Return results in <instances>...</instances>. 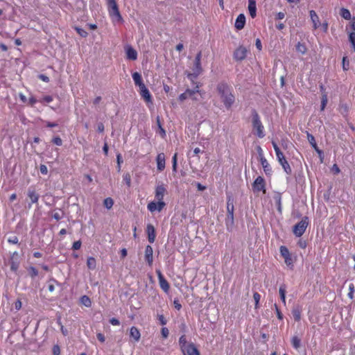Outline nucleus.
Here are the masks:
<instances>
[{"mask_svg": "<svg viewBox=\"0 0 355 355\" xmlns=\"http://www.w3.org/2000/svg\"><path fill=\"white\" fill-rule=\"evenodd\" d=\"M199 92H200V90L198 89V86L194 89H187L184 93L181 94L179 96V100L181 101H183L187 99L188 98H190L195 94H197Z\"/></svg>", "mask_w": 355, "mask_h": 355, "instance_id": "4468645a", "label": "nucleus"}, {"mask_svg": "<svg viewBox=\"0 0 355 355\" xmlns=\"http://www.w3.org/2000/svg\"><path fill=\"white\" fill-rule=\"evenodd\" d=\"M274 200L277 205L278 210L281 211V196L279 193H277L274 196Z\"/></svg>", "mask_w": 355, "mask_h": 355, "instance_id": "ea45409f", "label": "nucleus"}, {"mask_svg": "<svg viewBox=\"0 0 355 355\" xmlns=\"http://www.w3.org/2000/svg\"><path fill=\"white\" fill-rule=\"evenodd\" d=\"M245 23V17L244 15L240 14L237 17L236 21H235L236 28L238 30H241L244 27Z\"/></svg>", "mask_w": 355, "mask_h": 355, "instance_id": "412c9836", "label": "nucleus"}, {"mask_svg": "<svg viewBox=\"0 0 355 355\" xmlns=\"http://www.w3.org/2000/svg\"><path fill=\"white\" fill-rule=\"evenodd\" d=\"M139 93L141 96L144 98V100L147 103L152 104V96L148 89V88L144 85L139 88Z\"/></svg>", "mask_w": 355, "mask_h": 355, "instance_id": "ddd939ff", "label": "nucleus"}, {"mask_svg": "<svg viewBox=\"0 0 355 355\" xmlns=\"http://www.w3.org/2000/svg\"><path fill=\"white\" fill-rule=\"evenodd\" d=\"M80 302L84 305L86 307H90L91 305H92V302L89 299V297H87V295H83L81 298H80Z\"/></svg>", "mask_w": 355, "mask_h": 355, "instance_id": "473e14b6", "label": "nucleus"}, {"mask_svg": "<svg viewBox=\"0 0 355 355\" xmlns=\"http://www.w3.org/2000/svg\"><path fill=\"white\" fill-rule=\"evenodd\" d=\"M179 344L182 351L185 349L190 343H188L185 336H182L179 339Z\"/></svg>", "mask_w": 355, "mask_h": 355, "instance_id": "7c9ffc66", "label": "nucleus"}, {"mask_svg": "<svg viewBox=\"0 0 355 355\" xmlns=\"http://www.w3.org/2000/svg\"><path fill=\"white\" fill-rule=\"evenodd\" d=\"M227 211L226 225L227 226L232 225L234 223V204L233 200L230 198L227 199Z\"/></svg>", "mask_w": 355, "mask_h": 355, "instance_id": "6e6552de", "label": "nucleus"}, {"mask_svg": "<svg viewBox=\"0 0 355 355\" xmlns=\"http://www.w3.org/2000/svg\"><path fill=\"white\" fill-rule=\"evenodd\" d=\"M165 155L163 153H160L157 155V168L159 171L161 172L165 168Z\"/></svg>", "mask_w": 355, "mask_h": 355, "instance_id": "2eb2a0df", "label": "nucleus"}, {"mask_svg": "<svg viewBox=\"0 0 355 355\" xmlns=\"http://www.w3.org/2000/svg\"><path fill=\"white\" fill-rule=\"evenodd\" d=\"M161 334L164 338H166L168 336L169 331L166 327H163L161 330Z\"/></svg>", "mask_w": 355, "mask_h": 355, "instance_id": "de8ad7c7", "label": "nucleus"}, {"mask_svg": "<svg viewBox=\"0 0 355 355\" xmlns=\"http://www.w3.org/2000/svg\"><path fill=\"white\" fill-rule=\"evenodd\" d=\"M252 124L254 134L259 138L264 137V127L261 121L259 116L257 112H254L252 114Z\"/></svg>", "mask_w": 355, "mask_h": 355, "instance_id": "7ed1b4c3", "label": "nucleus"}, {"mask_svg": "<svg viewBox=\"0 0 355 355\" xmlns=\"http://www.w3.org/2000/svg\"><path fill=\"white\" fill-rule=\"evenodd\" d=\"M166 193V188L163 184H157L155 189V198L157 200H164V197Z\"/></svg>", "mask_w": 355, "mask_h": 355, "instance_id": "9b49d317", "label": "nucleus"}, {"mask_svg": "<svg viewBox=\"0 0 355 355\" xmlns=\"http://www.w3.org/2000/svg\"><path fill=\"white\" fill-rule=\"evenodd\" d=\"M53 355H60V349L58 345H54L53 347Z\"/></svg>", "mask_w": 355, "mask_h": 355, "instance_id": "3c124183", "label": "nucleus"}, {"mask_svg": "<svg viewBox=\"0 0 355 355\" xmlns=\"http://www.w3.org/2000/svg\"><path fill=\"white\" fill-rule=\"evenodd\" d=\"M342 67L344 71H347L349 69V61L347 56H344L342 60Z\"/></svg>", "mask_w": 355, "mask_h": 355, "instance_id": "f704fd0d", "label": "nucleus"}, {"mask_svg": "<svg viewBox=\"0 0 355 355\" xmlns=\"http://www.w3.org/2000/svg\"><path fill=\"white\" fill-rule=\"evenodd\" d=\"M19 98H20V100L23 102V103H26L27 102V98L26 97V96L23 94H19Z\"/></svg>", "mask_w": 355, "mask_h": 355, "instance_id": "774afa93", "label": "nucleus"}, {"mask_svg": "<svg viewBox=\"0 0 355 355\" xmlns=\"http://www.w3.org/2000/svg\"><path fill=\"white\" fill-rule=\"evenodd\" d=\"M96 336H97V338L98 339L99 341H101V343L105 342V338L103 334L98 333Z\"/></svg>", "mask_w": 355, "mask_h": 355, "instance_id": "bf43d9fd", "label": "nucleus"}, {"mask_svg": "<svg viewBox=\"0 0 355 355\" xmlns=\"http://www.w3.org/2000/svg\"><path fill=\"white\" fill-rule=\"evenodd\" d=\"M108 6V13L114 24L121 22L123 18L119 12L118 6L115 0H106Z\"/></svg>", "mask_w": 355, "mask_h": 355, "instance_id": "f03ea898", "label": "nucleus"}, {"mask_svg": "<svg viewBox=\"0 0 355 355\" xmlns=\"http://www.w3.org/2000/svg\"><path fill=\"white\" fill-rule=\"evenodd\" d=\"M348 34L349 42H350L352 47L355 52V32H347Z\"/></svg>", "mask_w": 355, "mask_h": 355, "instance_id": "c85d7f7f", "label": "nucleus"}, {"mask_svg": "<svg viewBox=\"0 0 355 355\" xmlns=\"http://www.w3.org/2000/svg\"><path fill=\"white\" fill-rule=\"evenodd\" d=\"M52 101L53 98L51 96H46L42 98V100H41V102L50 103Z\"/></svg>", "mask_w": 355, "mask_h": 355, "instance_id": "13d9d810", "label": "nucleus"}, {"mask_svg": "<svg viewBox=\"0 0 355 355\" xmlns=\"http://www.w3.org/2000/svg\"><path fill=\"white\" fill-rule=\"evenodd\" d=\"M28 196L31 199L32 203H36L39 200V195L33 189L28 191Z\"/></svg>", "mask_w": 355, "mask_h": 355, "instance_id": "393cba45", "label": "nucleus"}, {"mask_svg": "<svg viewBox=\"0 0 355 355\" xmlns=\"http://www.w3.org/2000/svg\"><path fill=\"white\" fill-rule=\"evenodd\" d=\"M308 225V218H304L293 228V233L296 236H301L305 232Z\"/></svg>", "mask_w": 355, "mask_h": 355, "instance_id": "423d86ee", "label": "nucleus"}, {"mask_svg": "<svg viewBox=\"0 0 355 355\" xmlns=\"http://www.w3.org/2000/svg\"><path fill=\"white\" fill-rule=\"evenodd\" d=\"M248 52V50L247 48L243 46H239L234 52V59L236 61H241L246 58Z\"/></svg>", "mask_w": 355, "mask_h": 355, "instance_id": "1a4fd4ad", "label": "nucleus"}, {"mask_svg": "<svg viewBox=\"0 0 355 355\" xmlns=\"http://www.w3.org/2000/svg\"><path fill=\"white\" fill-rule=\"evenodd\" d=\"M153 250L150 245H147L145 249V259L149 266L153 264Z\"/></svg>", "mask_w": 355, "mask_h": 355, "instance_id": "f3484780", "label": "nucleus"}, {"mask_svg": "<svg viewBox=\"0 0 355 355\" xmlns=\"http://www.w3.org/2000/svg\"><path fill=\"white\" fill-rule=\"evenodd\" d=\"M53 142L57 146H61L62 144V139L58 137H54L53 139Z\"/></svg>", "mask_w": 355, "mask_h": 355, "instance_id": "603ef678", "label": "nucleus"}, {"mask_svg": "<svg viewBox=\"0 0 355 355\" xmlns=\"http://www.w3.org/2000/svg\"><path fill=\"white\" fill-rule=\"evenodd\" d=\"M261 162L263 167L266 168L268 165L267 160L265 158H261Z\"/></svg>", "mask_w": 355, "mask_h": 355, "instance_id": "338daca9", "label": "nucleus"}, {"mask_svg": "<svg viewBox=\"0 0 355 355\" xmlns=\"http://www.w3.org/2000/svg\"><path fill=\"white\" fill-rule=\"evenodd\" d=\"M296 50L302 54H304L306 52V47L304 44L298 42L296 45Z\"/></svg>", "mask_w": 355, "mask_h": 355, "instance_id": "c9c22d12", "label": "nucleus"}, {"mask_svg": "<svg viewBox=\"0 0 355 355\" xmlns=\"http://www.w3.org/2000/svg\"><path fill=\"white\" fill-rule=\"evenodd\" d=\"M113 205H114V201L111 198H107L106 199H105L104 205L107 209H111L112 207L113 206Z\"/></svg>", "mask_w": 355, "mask_h": 355, "instance_id": "58836bf2", "label": "nucleus"}, {"mask_svg": "<svg viewBox=\"0 0 355 355\" xmlns=\"http://www.w3.org/2000/svg\"><path fill=\"white\" fill-rule=\"evenodd\" d=\"M146 232L148 234V241L151 243H154L156 237L155 230L153 225L148 224L147 225Z\"/></svg>", "mask_w": 355, "mask_h": 355, "instance_id": "a211bd4d", "label": "nucleus"}, {"mask_svg": "<svg viewBox=\"0 0 355 355\" xmlns=\"http://www.w3.org/2000/svg\"><path fill=\"white\" fill-rule=\"evenodd\" d=\"M340 16L345 19H351V13L348 9L341 8L340 12Z\"/></svg>", "mask_w": 355, "mask_h": 355, "instance_id": "2f4dec72", "label": "nucleus"}, {"mask_svg": "<svg viewBox=\"0 0 355 355\" xmlns=\"http://www.w3.org/2000/svg\"><path fill=\"white\" fill-rule=\"evenodd\" d=\"M310 14V18L313 23V26L314 29H317L320 26V21L319 19V17L316 14V12L314 10H311L309 12Z\"/></svg>", "mask_w": 355, "mask_h": 355, "instance_id": "6ab92c4d", "label": "nucleus"}, {"mask_svg": "<svg viewBox=\"0 0 355 355\" xmlns=\"http://www.w3.org/2000/svg\"><path fill=\"white\" fill-rule=\"evenodd\" d=\"M255 45L258 50L261 51L262 49V45L260 39L257 38L256 40Z\"/></svg>", "mask_w": 355, "mask_h": 355, "instance_id": "052dcab7", "label": "nucleus"}, {"mask_svg": "<svg viewBox=\"0 0 355 355\" xmlns=\"http://www.w3.org/2000/svg\"><path fill=\"white\" fill-rule=\"evenodd\" d=\"M157 125H158V127H159V133L160 134V135L162 136V137H164L166 136V131L162 127V125L160 123V121H159V117L157 119Z\"/></svg>", "mask_w": 355, "mask_h": 355, "instance_id": "a19ab883", "label": "nucleus"}, {"mask_svg": "<svg viewBox=\"0 0 355 355\" xmlns=\"http://www.w3.org/2000/svg\"><path fill=\"white\" fill-rule=\"evenodd\" d=\"M276 156L278 161H282V159H285V157L281 150L276 153Z\"/></svg>", "mask_w": 355, "mask_h": 355, "instance_id": "4d7b16f0", "label": "nucleus"}, {"mask_svg": "<svg viewBox=\"0 0 355 355\" xmlns=\"http://www.w3.org/2000/svg\"><path fill=\"white\" fill-rule=\"evenodd\" d=\"M279 252L281 256L284 259L286 265L290 268H293L295 259L290 253L288 249L286 246L282 245L279 248Z\"/></svg>", "mask_w": 355, "mask_h": 355, "instance_id": "39448f33", "label": "nucleus"}, {"mask_svg": "<svg viewBox=\"0 0 355 355\" xmlns=\"http://www.w3.org/2000/svg\"><path fill=\"white\" fill-rule=\"evenodd\" d=\"M130 337L134 339L135 341L138 342L141 337V334L139 329L135 327H132L130 330Z\"/></svg>", "mask_w": 355, "mask_h": 355, "instance_id": "5701e85b", "label": "nucleus"}, {"mask_svg": "<svg viewBox=\"0 0 355 355\" xmlns=\"http://www.w3.org/2000/svg\"><path fill=\"white\" fill-rule=\"evenodd\" d=\"M159 320L160 323L163 325L166 324V320L163 315L159 316Z\"/></svg>", "mask_w": 355, "mask_h": 355, "instance_id": "69168bd1", "label": "nucleus"}, {"mask_svg": "<svg viewBox=\"0 0 355 355\" xmlns=\"http://www.w3.org/2000/svg\"><path fill=\"white\" fill-rule=\"evenodd\" d=\"M159 284L161 287V288L165 292L168 293L170 288L169 284L166 280V279L164 277L163 275L159 270L157 271Z\"/></svg>", "mask_w": 355, "mask_h": 355, "instance_id": "f8f14e48", "label": "nucleus"}, {"mask_svg": "<svg viewBox=\"0 0 355 355\" xmlns=\"http://www.w3.org/2000/svg\"><path fill=\"white\" fill-rule=\"evenodd\" d=\"M123 181L125 182V184L130 187L131 184V177L129 173H125L123 176Z\"/></svg>", "mask_w": 355, "mask_h": 355, "instance_id": "37998d69", "label": "nucleus"}, {"mask_svg": "<svg viewBox=\"0 0 355 355\" xmlns=\"http://www.w3.org/2000/svg\"><path fill=\"white\" fill-rule=\"evenodd\" d=\"M354 291H355V288H354V286L353 284H350L349 285V293L347 294L348 297L350 298V299H353L354 298Z\"/></svg>", "mask_w": 355, "mask_h": 355, "instance_id": "79ce46f5", "label": "nucleus"}, {"mask_svg": "<svg viewBox=\"0 0 355 355\" xmlns=\"http://www.w3.org/2000/svg\"><path fill=\"white\" fill-rule=\"evenodd\" d=\"M217 96L227 110H230L235 101L232 88L225 83H220L216 87Z\"/></svg>", "mask_w": 355, "mask_h": 355, "instance_id": "f257e3e1", "label": "nucleus"}, {"mask_svg": "<svg viewBox=\"0 0 355 355\" xmlns=\"http://www.w3.org/2000/svg\"><path fill=\"white\" fill-rule=\"evenodd\" d=\"M81 247V242L80 241H75L73 244V250H78Z\"/></svg>", "mask_w": 355, "mask_h": 355, "instance_id": "6e6d98bb", "label": "nucleus"}, {"mask_svg": "<svg viewBox=\"0 0 355 355\" xmlns=\"http://www.w3.org/2000/svg\"><path fill=\"white\" fill-rule=\"evenodd\" d=\"M182 352L187 355H200L198 350L192 343H190V345H188V347L184 349Z\"/></svg>", "mask_w": 355, "mask_h": 355, "instance_id": "aec40b11", "label": "nucleus"}, {"mask_svg": "<svg viewBox=\"0 0 355 355\" xmlns=\"http://www.w3.org/2000/svg\"><path fill=\"white\" fill-rule=\"evenodd\" d=\"M253 298L255 302V309L259 308V302L261 299V295L258 293H254L253 295Z\"/></svg>", "mask_w": 355, "mask_h": 355, "instance_id": "a18cd8bd", "label": "nucleus"}, {"mask_svg": "<svg viewBox=\"0 0 355 355\" xmlns=\"http://www.w3.org/2000/svg\"><path fill=\"white\" fill-rule=\"evenodd\" d=\"M292 314H293V318L295 320H296V321L300 320L301 312L299 309H293L292 311Z\"/></svg>", "mask_w": 355, "mask_h": 355, "instance_id": "4c0bfd02", "label": "nucleus"}, {"mask_svg": "<svg viewBox=\"0 0 355 355\" xmlns=\"http://www.w3.org/2000/svg\"><path fill=\"white\" fill-rule=\"evenodd\" d=\"M132 79L135 85L138 86L139 88L145 85L142 81V78L139 73L134 72L132 73Z\"/></svg>", "mask_w": 355, "mask_h": 355, "instance_id": "4be33fe9", "label": "nucleus"}, {"mask_svg": "<svg viewBox=\"0 0 355 355\" xmlns=\"http://www.w3.org/2000/svg\"><path fill=\"white\" fill-rule=\"evenodd\" d=\"M8 242L12 244H16L18 243V239L16 236H13L8 239Z\"/></svg>", "mask_w": 355, "mask_h": 355, "instance_id": "5fc2aeb1", "label": "nucleus"}, {"mask_svg": "<svg viewBox=\"0 0 355 355\" xmlns=\"http://www.w3.org/2000/svg\"><path fill=\"white\" fill-rule=\"evenodd\" d=\"M248 10L250 12V16L254 18L256 17L257 15V7H256V2L255 1H248Z\"/></svg>", "mask_w": 355, "mask_h": 355, "instance_id": "b1692460", "label": "nucleus"}, {"mask_svg": "<svg viewBox=\"0 0 355 355\" xmlns=\"http://www.w3.org/2000/svg\"><path fill=\"white\" fill-rule=\"evenodd\" d=\"M328 99L326 94L322 95V100H321V110H324L327 103Z\"/></svg>", "mask_w": 355, "mask_h": 355, "instance_id": "c03bdc74", "label": "nucleus"}, {"mask_svg": "<svg viewBox=\"0 0 355 355\" xmlns=\"http://www.w3.org/2000/svg\"><path fill=\"white\" fill-rule=\"evenodd\" d=\"M291 343L293 347L295 349H298L300 346V339L297 336L293 337Z\"/></svg>", "mask_w": 355, "mask_h": 355, "instance_id": "e433bc0d", "label": "nucleus"}, {"mask_svg": "<svg viewBox=\"0 0 355 355\" xmlns=\"http://www.w3.org/2000/svg\"><path fill=\"white\" fill-rule=\"evenodd\" d=\"M127 59L135 60L137 58V52L131 46L127 45L125 46Z\"/></svg>", "mask_w": 355, "mask_h": 355, "instance_id": "dca6fc26", "label": "nucleus"}, {"mask_svg": "<svg viewBox=\"0 0 355 355\" xmlns=\"http://www.w3.org/2000/svg\"><path fill=\"white\" fill-rule=\"evenodd\" d=\"M201 58L202 53H198L194 59L193 65L191 67L192 72L187 73V76L189 78L191 79L193 77L196 78L202 72V68L201 66Z\"/></svg>", "mask_w": 355, "mask_h": 355, "instance_id": "20e7f679", "label": "nucleus"}, {"mask_svg": "<svg viewBox=\"0 0 355 355\" xmlns=\"http://www.w3.org/2000/svg\"><path fill=\"white\" fill-rule=\"evenodd\" d=\"M279 164L282 165V168H284V171L286 174L289 175L291 173V168L286 161V158L282 159V161H278Z\"/></svg>", "mask_w": 355, "mask_h": 355, "instance_id": "a878e982", "label": "nucleus"}, {"mask_svg": "<svg viewBox=\"0 0 355 355\" xmlns=\"http://www.w3.org/2000/svg\"><path fill=\"white\" fill-rule=\"evenodd\" d=\"M173 161V171H176L177 169V154L175 153L172 159Z\"/></svg>", "mask_w": 355, "mask_h": 355, "instance_id": "09e8293b", "label": "nucleus"}, {"mask_svg": "<svg viewBox=\"0 0 355 355\" xmlns=\"http://www.w3.org/2000/svg\"><path fill=\"white\" fill-rule=\"evenodd\" d=\"M279 293L280 297H281V300H282V302L284 304H286V286L284 285H282V286H281L279 287Z\"/></svg>", "mask_w": 355, "mask_h": 355, "instance_id": "c756f323", "label": "nucleus"}, {"mask_svg": "<svg viewBox=\"0 0 355 355\" xmlns=\"http://www.w3.org/2000/svg\"><path fill=\"white\" fill-rule=\"evenodd\" d=\"M166 206V203L164 200H155L150 202L147 205L148 210L154 213L155 211H161Z\"/></svg>", "mask_w": 355, "mask_h": 355, "instance_id": "0eeeda50", "label": "nucleus"}, {"mask_svg": "<svg viewBox=\"0 0 355 355\" xmlns=\"http://www.w3.org/2000/svg\"><path fill=\"white\" fill-rule=\"evenodd\" d=\"M110 323L112 325L116 326V325H119L120 324L119 320L118 319H116V318H113L110 319Z\"/></svg>", "mask_w": 355, "mask_h": 355, "instance_id": "e2e57ef3", "label": "nucleus"}, {"mask_svg": "<svg viewBox=\"0 0 355 355\" xmlns=\"http://www.w3.org/2000/svg\"><path fill=\"white\" fill-rule=\"evenodd\" d=\"M30 272L33 277H35L38 275V272H37V269H35L33 267H31L30 268Z\"/></svg>", "mask_w": 355, "mask_h": 355, "instance_id": "0e129e2a", "label": "nucleus"}, {"mask_svg": "<svg viewBox=\"0 0 355 355\" xmlns=\"http://www.w3.org/2000/svg\"><path fill=\"white\" fill-rule=\"evenodd\" d=\"M331 171L336 174L339 173L340 171L339 167L336 164L333 165Z\"/></svg>", "mask_w": 355, "mask_h": 355, "instance_id": "680f3d73", "label": "nucleus"}, {"mask_svg": "<svg viewBox=\"0 0 355 355\" xmlns=\"http://www.w3.org/2000/svg\"><path fill=\"white\" fill-rule=\"evenodd\" d=\"M21 306H22V304H21V300H17L14 303V307H15V309L17 311H19V310L21 308Z\"/></svg>", "mask_w": 355, "mask_h": 355, "instance_id": "8fccbe9b", "label": "nucleus"}, {"mask_svg": "<svg viewBox=\"0 0 355 355\" xmlns=\"http://www.w3.org/2000/svg\"><path fill=\"white\" fill-rule=\"evenodd\" d=\"M40 172L44 175H46L48 173L47 167L44 164L40 165Z\"/></svg>", "mask_w": 355, "mask_h": 355, "instance_id": "864d4df0", "label": "nucleus"}, {"mask_svg": "<svg viewBox=\"0 0 355 355\" xmlns=\"http://www.w3.org/2000/svg\"><path fill=\"white\" fill-rule=\"evenodd\" d=\"M252 189L254 192L262 191L265 193V181L262 177L259 176L255 179L252 184Z\"/></svg>", "mask_w": 355, "mask_h": 355, "instance_id": "9d476101", "label": "nucleus"}, {"mask_svg": "<svg viewBox=\"0 0 355 355\" xmlns=\"http://www.w3.org/2000/svg\"><path fill=\"white\" fill-rule=\"evenodd\" d=\"M87 266L90 270H94L96 267V261L94 257H89L87 260Z\"/></svg>", "mask_w": 355, "mask_h": 355, "instance_id": "cd10ccee", "label": "nucleus"}, {"mask_svg": "<svg viewBox=\"0 0 355 355\" xmlns=\"http://www.w3.org/2000/svg\"><path fill=\"white\" fill-rule=\"evenodd\" d=\"M76 30L81 37H85L87 35V33L83 28H76Z\"/></svg>", "mask_w": 355, "mask_h": 355, "instance_id": "49530a36", "label": "nucleus"}, {"mask_svg": "<svg viewBox=\"0 0 355 355\" xmlns=\"http://www.w3.org/2000/svg\"><path fill=\"white\" fill-rule=\"evenodd\" d=\"M347 32H355V17H353L349 24L346 26Z\"/></svg>", "mask_w": 355, "mask_h": 355, "instance_id": "72a5a7b5", "label": "nucleus"}, {"mask_svg": "<svg viewBox=\"0 0 355 355\" xmlns=\"http://www.w3.org/2000/svg\"><path fill=\"white\" fill-rule=\"evenodd\" d=\"M307 139L310 143V144L315 148V150L319 153L320 154L321 153V150H320L318 147H317V144H316V142H315V138L314 137L311 135V134H307Z\"/></svg>", "mask_w": 355, "mask_h": 355, "instance_id": "bb28decb", "label": "nucleus"}]
</instances>
